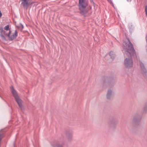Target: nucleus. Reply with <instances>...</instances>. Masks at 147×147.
<instances>
[{"mask_svg": "<svg viewBox=\"0 0 147 147\" xmlns=\"http://www.w3.org/2000/svg\"><path fill=\"white\" fill-rule=\"evenodd\" d=\"M106 79L107 80V82L108 83H109L110 82V81H111L110 79H109V78L106 77Z\"/></svg>", "mask_w": 147, "mask_h": 147, "instance_id": "16", "label": "nucleus"}, {"mask_svg": "<svg viewBox=\"0 0 147 147\" xmlns=\"http://www.w3.org/2000/svg\"><path fill=\"white\" fill-rule=\"evenodd\" d=\"M117 123V122L114 121L113 120L110 121L109 122V124H110L111 126L115 125Z\"/></svg>", "mask_w": 147, "mask_h": 147, "instance_id": "12", "label": "nucleus"}, {"mask_svg": "<svg viewBox=\"0 0 147 147\" xmlns=\"http://www.w3.org/2000/svg\"><path fill=\"white\" fill-rule=\"evenodd\" d=\"M127 1L129 2H131V0H127Z\"/></svg>", "mask_w": 147, "mask_h": 147, "instance_id": "19", "label": "nucleus"}, {"mask_svg": "<svg viewBox=\"0 0 147 147\" xmlns=\"http://www.w3.org/2000/svg\"><path fill=\"white\" fill-rule=\"evenodd\" d=\"M90 2L93 3L94 6H95V3L94 2L93 0H90Z\"/></svg>", "mask_w": 147, "mask_h": 147, "instance_id": "15", "label": "nucleus"}, {"mask_svg": "<svg viewBox=\"0 0 147 147\" xmlns=\"http://www.w3.org/2000/svg\"><path fill=\"white\" fill-rule=\"evenodd\" d=\"M79 8L80 13L84 17H88L89 14L88 10L86 9L88 4V0H79Z\"/></svg>", "mask_w": 147, "mask_h": 147, "instance_id": "3", "label": "nucleus"}, {"mask_svg": "<svg viewBox=\"0 0 147 147\" xmlns=\"http://www.w3.org/2000/svg\"><path fill=\"white\" fill-rule=\"evenodd\" d=\"M53 147H63L62 145L58 143H56L53 146Z\"/></svg>", "mask_w": 147, "mask_h": 147, "instance_id": "13", "label": "nucleus"}, {"mask_svg": "<svg viewBox=\"0 0 147 147\" xmlns=\"http://www.w3.org/2000/svg\"><path fill=\"white\" fill-rule=\"evenodd\" d=\"M34 3V2H31V3L30 4H33V3Z\"/></svg>", "mask_w": 147, "mask_h": 147, "instance_id": "20", "label": "nucleus"}, {"mask_svg": "<svg viewBox=\"0 0 147 147\" xmlns=\"http://www.w3.org/2000/svg\"><path fill=\"white\" fill-rule=\"evenodd\" d=\"M109 55L111 56V58L112 59H114L115 57V53L113 51H111L109 53Z\"/></svg>", "mask_w": 147, "mask_h": 147, "instance_id": "11", "label": "nucleus"}, {"mask_svg": "<svg viewBox=\"0 0 147 147\" xmlns=\"http://www.w3.org/2000/svg\"><path fill=\"white\" fill-rule=\"evenodd\" d=\"M110 78L111 79H113L112 78H110Z\"/></svg>", "mask_w": 147, "mask_h": 147, "instance_id": "21", "label": "nucleus"}, {"mask_svg": "<svg viewBox=\"0 0 147 147\" xmlns=\"http://www.w3.org/2000/svg\"><path fill=\"white\" fill-rule=\"evenodd\" d=\"M127 40L123 42V48L125 51V56L127 57L125 59L124 64L125 67L127 68H129L132 67L133 61L132 58L134 57H137L136 51L134 46L130 41L129 38L126 37Z\"/></svg>", "mask_w": 147, "mask_h": 147, "instance_id": "1", "label": "nucleus"}, {"mask_svg": "<svg viewBox=\"0 0 147 147\" xmlns=\"http://www.w3.org/2000/svg\"><path fill=\"white\" fill-rule=\"evenodd\" d=\"M10 88L11 89V92L19 108L22 111L24 110V108L22 105V101L19 97L17 92L15 90L13 86H11Z\"/></svg>", "mask_w": 147, "mask_h": 147, "instance_id": "5", "label": "nucleus"}, {"mask_svg": "<svg viewBox=\"0 0 147 147\" xmlns=\"http://www.w3.org/2000/svg\"><path fill=\"white\" fill-rule=\"evenodd\" d=\"M10 88L11 89V92L19 108L22 111L24 110V108L22 105V101L19 97L17 92L15 90L13 86H11Z\"/></svg>", "mask_w": 147, "mask_h": 147, "instance_id": "4", "label": "nucleus"}, {"mask_svg": "<svg viewBox=\"0 0 147 147\" xmlns=\"http://www.w3.org/2000/svg\"><path fill=\"white\" fill-rule=\"evenodd\" d=\"M145 11L146 13V15L147 17V5L145 7Z\"/></svg>", "mask_w": 147, "mask_h": 147, "instance_id": "14", "label": "nucleus"}, {"mask_svg": "<svg viewBox=\"0 0 147 147\" xmlns=\"http://www.w3.org/2000/svg\"><path fill=\"white\" fill-rule=\"evenodd\" d=\"M140 66L142 70V73L144 76L146 75L147 73V70L145 68L144 64L142 62L140 63Z\"/></svg>", "mask_w": 147, "mask_h": 147, "instance_id": "8", "label": "nucleus"}, {"mask_svg": "<svg viewBox=\"0 0 147 147\" xmlns=\"http://www.w3.org/2000/svg\"><path fill=\"white\" fill-rule=\"evenodd\" d=\"M2 13L1 12V11H0V18H1V16H2Z\"/></svg>", "mask_w": 147, "mask_h": 147, "instance_id": "18", "label": "nucleus"}, {"mask_svg": "<svg viewBox=\"0 0 147 147\" xmlns=\"http://www.w3.org/2000/svg\"><path fill=\"white\" fill-rule=\"evenodd\" d=\"M29 0H22V4L23 7L26 8L27 9L29 5L28 2Z\"/></svg>", "mask_w": 147, "mask_h": 147, "instance_id": "9", "label": "nucleus"}, {"mask_svg": "<svg viewBox=\"0 0 147 147\" xmlns=\"http://www.w3.org/2000/svg\"><path fill=\"white\" fill-rule=\"evenodd\" d=\"M72 132L71 131H68L66 132V138L69 141L71 140L72 137Z\"/></svg>", "mask_w": 147, "mask_h": 147, "instance_id": "7", "label": "nucleus"}, {"mask_svg": "<svg viewBox=\"0 0 147 147\" xmlns=\"http://www.w3.org/2000/svg\"><path fill=\"white\" fill-rule=\"evenodd\" d=\"M20 27L22 29L24 28V26L23 25H22V24H21Z\"/></svg>", "mask_w": 147, "mask_h": 147, "instance_id": "17", "label": "nucleus"}, {"mask_svg": "<svg viewBox=\"0 0 147 147\" xmlns=\"http://www.w3.org/2000/svg\"><path fill=\"white\" fill-rule=\"evenodd\" d=\"M147 111V103L146 104L144 107L143 110L141 114L139 112L136 113L134 115L133 119V122L134 124H138L141 120L142 115L144 113Z\"/></svg>", "mask_w": 147, "mask_h": 147, "instance_id": "6", "label": "nucleus"}, {"mask_svg": "<svg viewBox=\"0 0 147 147\" xmlns=\"http://www.w3.org/2000/svg\"><path fill=\"white\" fill-rule=\"evenodd\" d=\"M112 94V91L110 90H108L107 94L106 96L107 99H110L111 97Z\"/></svg>", "mask_w": 147, "mask_h": 147, "instance_id": "10", "label": "nucleus"}, {"mask_svg": "<svg viewBox=\"0 0 147 147\" xmlns=\"http://www.w3.org/2000/svg\"><path fill=\"white\" fill-rule=\"evenodd\" d=\"M9 25H7L4 28V29L6 31L9 30V32L7 33L3 30L2 27H0V36L3 40L7 41V40L5 38V37H6L8 38L9 41H12L18 36V32L17 30H16L14 32L12 35H11V31L9 29Z\"/></svg>", "mask_w": 147, "mask_h": 147, "instance_id": "2", "label": "nucleus"}]
</instances>
